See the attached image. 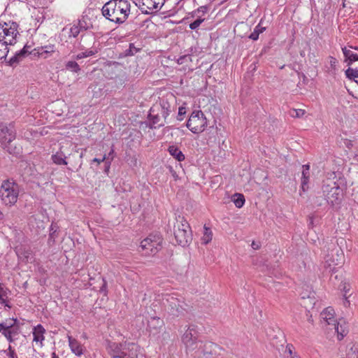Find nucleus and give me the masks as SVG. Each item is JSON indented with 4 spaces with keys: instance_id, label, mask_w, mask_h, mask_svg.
I'll return each instance as SVG.
<instances>
[{
    "instance_id": "obj_28",
    "label": "nucleus",
    "mask_w": 358,
    "mask_h": 358,
    "mask_svg": "<svg viewBox=\"0 0 358 358\" xmlns=\"http://www.w3.org/2000/svg\"><path fill=\"white\" fill-rule=\"evenodd\" d=\"M27 55L26 47L24 46L22 50L17 51L15 55L9 59V64L13 65L19 62L25 55Z\"/></svg>"
},
{
    "instance_id": "obj_35",
    "label": "nucleus",
    "mask_w": 358,
    "mask_h": 358,
    "mask_svg": "<svg viewBox=\"0 0 358 358\" xmlns=\"http://www.w3.org/2000/svg\"><path fill=\"white\" fill-rule=\"evenodd\" d=\"M207 11H208L207 6H200L199 8H198L196 10H194L192 13V15H193V17H201L199 15L200 13H201L202 15H204L207 13Z\"/></svg>"
},
{
    "instance_id": "obj_43",
    "label": "nucleus",
    "mask_w": 358,
    "mask_h": 358,
    "mask_svg": "<svg viewBox=\"0 0 358 358\" xmlns=\"http://www.w3.org/2000/svg\"><path fill=\"white\" fill-rule=\"evenodd\" d=\"M107 157H106V155H104L103 157L101 158V159H98V158H94L92 161L94 162H96L98 164H101V162H104L105 160H106Z\"/></svg>"
},
{
    "instance_id": "obj_23",
    "label": "nucleus",
    "mask_w": 358,
    "mask_h": 358,
    "mask_svg": "<svg viewBox=\"0 0 358 358\" xmlns=\"http://www.w3.org/2000/svg\"><path fill=\"white\" fill-rule=\"evenodd\" d=\"M342 52L345 57V62H347L348 65H351L353 62L358 61V54L354 52L348 47L342 48Z\"/></svg>"
},
{
    "instance_id": "obj_22",
    "label": "nucleus",
    "mask_w": 358,
    "mask_h": 358,
    "mask_svg": "<svg viewBox=\"0 0 358 358\" xmlns=\"http://www.w3.org/2000/svg\"><path fill=\"white\" fill-rule=\"evenodd\" d=\"M310 179V165L305 164L302 166L301 189L306 192L308 189Z\"/></svg>"
},
{
    "instance_id": "obj_46",
    "label": "nucleus",
    "mask_w": 358,
    "mask_h": 358,
    "mask_svg": "<svg viewBox=\"0 0 358 358\" xmlns=\"http://www.w3.org/2000/svg\"><path fill=\"white\" fill-rule=\"evenodd\" d=\"M110 161H107L106 163L108 164V166L107 168H106V171H108L109 168H110Z\"/></svg>"
},
{
    "instance_id": "obj_41",
    "label": "nucleus",
    "mask_w": 358,
    "mask_h": 358,
    "mask_svg": "<svg viewBox=\"0 0 358 358\" xmlns=\"http://www.w3.org/2000/svg\"><path fill=\"white\" fill-rule=\"evenodd\" d=\"M186 113V108L184 106H180L178 108V120L181 121L183 120V115Z\"/></svg>"
},
{
    "instance_id": "obj_26",
    "label": "nucleus",
    "mask_w": 358,
    "mask_h": 358,
    "mask_svg": "<svg viewBox=\"0 0 358 358\" xmlns=\"http://www.w3.org/2000/svg\"><path fill=\"white\" fill-rule=\"evenodd\" d=\"M329 65L326 66V71L330 75H335L338 71V61L336 58L329 56L328 57Z\"/></svg>"
},
{
    "instance_id": "obj_29",
    "label": "nucleus",
    "mask_w": 358,
    "mask_h": 358,
    "mask_svg": "<svg viewBox=\"0 0 358 358\" xmlns=\"http://www.w3.org/2000/svg\"><path fill=\"white\" fill-rule=\"evenodd\" d=\"M347 357L358 358V343L351 342L348 344Z\"/></svg>"
},
{
    "instance_id": "obj_4",
    "label": "nucleus",
    "mask_w": 358,
    "mask_h": 358,
    "mask_svg": "<svg viewBox=\"0 0 358 358\" xmlns=\"http://www.w3.org/2000/svg\"><path fill=\"white\" fill-rule=\"evenodd\" d=\"M19 35L18 24L14 22H0V44L9 52V46L17 42Z\"/></svg>"
},
{
    "instance_id": "obj_47",
    "label": "nucleus",
    "mask_w": 358,
    "mask_h": 358,
    "mask_svg": "<svg viewBox=\"0 0 358 358\" xmlns=\"http://www.w3.org/2000/svg\"><path fill=\"white\" fill-rule=\"evenodd\" d=\"M4 217V215L2 213L1 210L0 209V220H2Z\"/></svg>"
},
{
    "instance_id": "obj_11",
    "label": "nucleus",
    "mask_w": 358,
    "mask_h": 358,
    "mask_svg": "<svg viewBox=\"0 0 358 358\" xmlns=\"http://www.w3.org/2000/svg\"><path fill=\"white\" fill-rule=\"evenodd\" d=\"M344 254L338 248L332 249L325 257L324 266L329 272L334 271L336 266H341L343 263Z\"/></svg>"
},
{
    "instance_id": "obj_32",
    "label": "nucleus",
    "mask_w": 358,
    "mask_h": 358,
    "mask_svg": "<svg viewBox=\"0 0 358 358\" xmlns=\"http://www.w3.org/2000/svg\"><path fill=\"white\" fill-rule=\"evenodd\" d=\"M212 238H213L212 231L210 230V229H209L206 226H204V227H203V236L201 238V243L203 244L206 245V244H208V243H210L211 241Z\"/></svg>"
},
{
    "instance_id": "obj_5",
    "label": "nucleus",
    "mask_w": 358,
    "mask_h": 358,
    "mask_svg": "<svg viewBox=\"0 0 358 358\" xmlns=\"http://www.w3.org/2000/svg\"><path fill=\"white\" fill-rule=\"evenodd\" d=\"M138 345L135 343H117L110 342L107 350L113 358H135L137 357Z\"/></svg>"
},
{
    "instance_id": "obj_39",
    "label": "nucleus",
    "mask_w": 358,
    "mask_h": 358,
    "mask_svg": "<svg viewBox=\"0 0 358 358\" xmlns=\"http://www.w3.org/2000/svg\"><path fill=\"white\" fill-rule=\"evenodd\" d=\"M8 358H17L15 350L9 345L8 348L4 351Z\"/></svg>"
},
{
    "instance_id": "obj_27",
    "label": "nucleus",
    "mask_w": 358,
    "mask_h": 358,
    "mask_svg": "<svg viewBox=\"0 0 358 358\" xmlns=\"http://www.w3.org/2000/svg\"><path fill=\"white\" fill-rule=\"evenodd\" d=\"M168 151L169 154L178 162H182L185 159V155L176 145H170L168 148Z\"/></svg>"
},
{
    "instance_id": "obj_1",
    "label": "nucleus",
    "mask_w": 358,
    "mask_h": 358,
    "mask_svg": "<svg viewBox=\"0 0 358 358\" xmlns=\"http://www.w3.org/2000/svg\"><path fill=\"white\" fill-rule=\"evenodd\" d=\"M131 4L128 0H110L101 9L103 15L111 22L123 23L130 14Z\"/></svg>"
},
{
    "instance_id": "obj_14",
    "label": "nucleus",
    "mask_w": 358,
    "mask_h": 358,
    "mask_svg": "<svg viewBox=\"0 0 358 358\" xmlns=\"http://www.w3.org/2000/svg\"><path fill=\"white\" fill-rule=\"evenodd\" d=\"M182 341L189 351L201 347V343L198 341V332L194 326L188 327L182 336Z\"/></svg>"
},
{
    "instance_id": "obj_7",
    "label": "nucleus",
    "mask_w": 358,
    "mask_h": 358,
    "mask_svg": "<svg viewBox=\"0 0 358 358\" xmlns=\"http://www.w3.org/2000/svg\"><path fill=\"white\" fill-rule=\"evenodd\" d=\"M162 238L159 234H150L140 244V251L145 256H153L162 248Z\"/></svg>"
},
{
    "instance_id": "obj_2",
    "label": "nucleus",
    "mask_w": 358,
    "mask_h": 358,
    "mask_svg": "<svg viewBox=\"0 0 358 358\" xmlns=\"http://www.w3.org/2000/svg\"><path fill=\"white\" fill-rule=\"evenodd\" d=\"M334 309L327 307L320 313V324L327 330H334L337 339L341 341L349 332L348 324L342 319L336 318Z\"/></svg>"
},
{
    "instance_id": "obj_33",
    "label": "nucleus",
    "mask_w": 358,
    "mask_h": 358,
    "mask_svg": "<svg viewBox=\"0 0 358 358\" xmlns=\"http://www.w3.org/2000/svg\"><path fill=\"white\" fill-rule=\"evenodd\" d=\"M345 75L348 78L352 80L355 83H358V70L348 68L345 71Z\"/></svg>"
},
{
    "instance_id": "obj_15",
    "label": "nucleus",
    "mask_w": 358,
    "mask_h": 358,
    "mask_svg": "<svg viewBox=\"0 0 358 358\" xmlns=\"http://www.w3.org/2000/svg\"><path fill=\"white\" fill-rule=\"evenodd\" d=\"M164 1L165 0H134L136 6L145 14L158 11L164 5Z\"/></svg>"
},
{
    "instance_id": "obj_25",
    "label": "nucleus",
    "mask_w": 358,
    "mask_h": 358,
    "mask_svg": "<svg viewBox=\"0 0 358 358\" xmlns=\"http://www.w3.org/2000/svg\"><path fill=\"white\" fill-rule=\"evenodd\" d=\"M10 291L3 285L0 283V303L6 307L10 308L8 303V297Z\"/></svg>"
},
{
    "instance_id": "obj_50",
    "label": "nucleus",
    "mask_w": 358,
    "mask_h": 358,
    "mask_svg": "<svg viewBox=\"0 0 358 358\" xmlns=\"http://www.w3.org/2000/svg\"><path fill=\"white\" fill-rule=\"evenodd\" d=\"M287 351H288V352H289L290 355H292V352L291 347H289H289H287Z\"/></svg>"
},
{
    "instance_id": "obj_10",
    "label": "nucleus",
    "mask_w": 358,
    "mask_h": 358,
    "mask_svg": "<svg viewBox=\"0 0 358 358\" xmlns=\"http://www.w3.org/2000/svg\"><path fill=\"white\" fill-rule=\"evenodd\" d=\"M0 333L10 342L16 340L20 334V327L16 319L8 318L0 323Z\"/></svg>"
},
{
    "instance_id": "obj_45",
    "label": "nucleus",
    "mask_w": 358,
    "mask_h": 358,
    "mask_svg": "<svg viewBox=\"0 0 358 358\" xmlns=\"http://www.w3.org/2000/svg\"><path fill=\"white\" fill-rule=\"evenodd\" d=\"M185 58H186V56L180 57V58L178 59V63H179V64H182V60H183Z\"/></svg>"
},
{
    "instance_id": "obj_12",
    "label": "nucleus",
    "mask_w": 358,
    "mask_h": 358,
    "mask_svg": "<svg viewBox=\"0 0 358 358\" xmlns=\"http://www.w3.org/2000/svg\"><path fill=\"white\" fill-rule=\"evenodd\" d=\"M174 235L179 245L182 247L188 245L192 241L191 231L189 224L185 220H182L175 229Z\"/></svg>"
},
{
    "instance_id": "obj_49",
    "label": "nucleus",
    "mask_w": 358,
    "mask_h": 358,
    "mask_svg": "<svg viewBox=\"0 0 358 358\" xmlns=\"http://www.w3.org/2000/svg\"><path fill=\"white\" fill-rule=\"evenodd\" d=\"M348 48L351 49L352 50V49H355V50H358V47H353V46H349Z\"/></svg>"
},
{
    "instance_id": "obj_9",
    "label": "nucleus",
    "mask_w": 358,
    "mask_h": 358,
    "mask_svg": "<svg viewBox=\"0 0 358 358\" xmlns=\"http://www.w3.org/2000/svg\"><path fill=\"white\" fill-rule=\"evenodd\" d=\"M208 126V121L201 110H194L187 122V127L194 134L202 133Z\"/></svg>"
},
{
    "instance_id": "obj_18",
    "label": "nucleus",
    "mask_w": 358,
    "mask_h": 358,
    "mask_svg": "<svg viewBox=\"0 0 358 358\" xmlns=\"http://www.w3.org/2000/svg\"><path fill=\"white\" fill-rule=\"evenodd\" d=\"M33 343L38 348H42L44 345L45 329L41 324H37L32 329Z\"/></svg>"
},
{
    "instance_id": "obj_17",
    "label": "nucleus",
    "mask_w": 358,
    "mask_h": 358,
    "mask_svg": "<svg viewBox=\"0 0 358 358\" xmlns=\"http://www.w3.org/2000/svg\"><path fill=\"white\" fill-rule=\"evenodd\" d=\"M301 298L303 299V305L305 306L306 311L307 320L309 322L313 323V316L310 313V310H308L310 308H314L316 305V299H315V293L314 292H310L308 294L306 292H303L301 294Z\"/></svg>"
},
{
    "instance_id": "obj_3",
    "label": "nucleus",
    "mask_w": 358,
    "mask_h": 358,
    "mask_svg": "<svg viewBox=\"0 0 358 358\" xmlns=\"http://www.w3.org/2000/svg\"><path fill=\"white\" fill-rule=\"evenodd\" d=\"M171 111V105L165 99H162L159 104L154 105L148 115L150 128L156 129L163 127Z\"/></svg>"
},
{
    "instance_id": "obj_36",
    "label": "nucleus",
    "mask_w": 358,
    "mask_h": 358,
    "mask_svg": "<svg viewBox=\"0 0 358 358\" xmlns=\"http://www.w3.org/2000/svg\"><path fill=\"white\" fill-rule=\"evenodd\" d=\"M205 18L201 17H197V19L189 24V28L192 30L196 29L202 22H203Z\"/></svg>"
},
{
    "instance_id": "obj_48",
    "label": "nucleus",
    "mask_w": 358,
    "mask_h": 358,
    "mask_svg": "<svg viewBox=\"0 0 358 358\" xmlns=\"http://www.w3.org/2000/svg\"><path fill=\"white\" fill-rule=\"evenodd\" d=\"M52 358H59V357L56 355L55 352L52 353Z\"/></svg>"
},
{
    "instance_id": "obj_44",
    "label": "nucleus",
    "mask_w": 358,
    "mask_h": 358,
    "mask_svg": "<svg viewBox=\"0 0 358 358\" xmlns=\"http://www.w3.org/2000/svg\"><path fill=\"white\" fill-rule=\"evenodd\" d=\"M113 153H114V149L112 148L108 154V157H111L110 162L113 159Z\"/></svg>"
},
{
    "instance_id": "obj_20",
    "label": "nucleus",
    "mask_w": 358,
    "mask_h": 358,
    "mask_svg": "<svg viewBox=\"0 0 358 358\" xmlns=\"http://www.w3.org/2000/svg\"><path fill=\"white\" fill-rule=\"evenodd\" d=\"M164 325V322L158 317H152L148 322V330L153 336L157 335Z\"/></svg>"
},
{
    "instance_id": "obj_37",
    "label": "nucleus",
    "mask_w": 358,
    "mask_h": 358,
    "mask_svg": "<svg viewBox=\"0 0 358 358\" xmlns=\"http://www.w3.org/2000/svg\"><path fill=\"white\" fill-rule=\"evenodd\" d=\"M80 33V28L77 25L72 26L69 29V36L76 37Z\"/></svg>"
},
{
    "instance_id": "obj_6",
    "label": "nucleus",
    "mask_w": 358,
    "mask_h": 358,
    "mask_svg": "<svg viewBox=\"0 0 358 358\" xmlns=\"http://www.w3.org/2000/svg\"><path fill=\"white\" fill-rule=\"evenodd\" d=\"M19 187L18 185L9 180L3 181L0 188V198L6 206H14L18 199Z\"/></svg>"
},
{
    "instance_id": "obj_30",
    "label": "nucleus",
    "mask_w": 358,
    "mask_h": 358,
    "mask_svg": "<svg viewBox=\"0 0 358 358\" xmlns=\"http://www.w3.org/2000/svg\"><path fill=\"white\" fill-rule=\"evenodd\" d=\"M262 20L255 27L253 32L250 34L249 36V38L252 41H257L259 38V36L260 34L263 33L266 30V27H262L261 25Z\"/></svg>"
},
{
    "instance_id": "obj_51",
    "label": "nucleus",
    "mask_w": 358,
    "mask_h": 358,
    "mask_svg": "<svg viewBox=\"0 0 358 358\" xmlns=\"http://www.w3.org/2000/svg\"><path fill=\"white\" fill-rule=\"evenodd\" d=\"M74 148H75V151L78 152V148H76V146H75Z\"/></svg>"
},
{
    "instance_id": "obj_13",
    "label": "nucleus",
    "mask_w": 358,
    "mask_h": 358,
    "mask_svg": "<svg viewBox=\"0 0 358 358\" xmlns=\"http://www.w3.org/2000/svg\"><path fill=\"white\" fill-rule=\"evenodd\" d=\"M341 191L340 187L333 181H330L327 184H324L322 186L323 194L327 202L331 205L339 202L341 200Z\"/></svg>"
},
{
    "instance_id": "obj_8",
    "label": "nucleus",
    "mask_w": 358,
    "mask_h": 358,
    "mask_svg": "<svg viewBox=\"0 0 358 358\" xmlns=\"http://www.w3.org/2000/svg\"><path fill=\"white\" fill-rule=\"evenodd\" d=\"M15 138V131L13 126L10 124L8 127L3 123H0V142L4 149L13 155H17L20 152V148H11L10 143Z\"/></svg>"
},
{
    "instance_id": "obj_40",
    "label": "nucleus",
    "mask_w": 358,
    "mask_h": 358,
    "mask_svg": "<svg viewBox=\"0 0 358 358\" xmlns=\"http://www.w3.org/2000/svg\"><path fill=\"white\" fill-rule=\"evenodd\" d=\"M93 55V52L92 51L83 52H80V53L78 54L76 56V59H83V58L87 57H89L90 55Z\"/></svg>"
},
{
    "instance_id": "obj_31",
    "label": "nucleus",
    "mask_w": 358,
    "mask_h": 358,
    "mask_svg": "<svg viewBox=\"0 0 358 358\" xmlns=\"http://www.w3.org/2000/svg\"><path fill=\"white\" fill-rule=\"evenodd\" d=\"M232 201L236 208H241L245 203V197L242 194L236 193L232 196Z\"/></svg>"
},
{
    "instance_id": "obj_52",
    "label": "nucleus",
    "mask_w": 358,
    "mask_h": 358,
    "mask_svg": "<svg viewBox=\"0 0 358 358\" xmlns=\"http://www.w3.org/2000/svg\"><path fill=\"white\" fill-rule=\"evenodd\" d=\"M83 153H81L80 155V157L83 158Z\"/></svg>"
},
{
    "instance_id": "obj_38",
    "label": "nucleus",
    "mask_w": 358,
    "mask_h": 358,
    "mask_svg": "<svg viewBox=\"0 0 358 358\" xmlns=\"http://www.w3.org/2000/svg\"><path fill=\"white\" fill-rule=\"evenodd\" d=\"M349 285H347L346 283H344L343 284V290L345 292V294H344V298H345V301L343 302V305L347 307L350 305V301L348 300V296H347V293L349 291Z\"/></svg>"
},
{
    "instance_id": "obj_19",
    "label": "nucleus",
    "mask_w": 358,
    "mask_h": 358,
    "mask_svg": "<svg viewBox=\"0 0 358 358\" xmlns=\"http://www.w3.org/2000/svg\"><path fill=\"white\" fill-rule=\"evenodd\" d=\"M71 153L66 150L64 146H61L59 150L51 157L54 164L57 165H67L66 159L70 156Z\"/></svg>"
},
{
    "instance_id": "obj_42",
    "label": "nucleus",
    "mask_w": 358,
    "mask_h": 358,
    "mask_svg": "<svg viewBox=\"0 0 358 358\" xmlns=\"http://www.w3.org/2000/svg\"><path fill=\"white\" fill-rule=\"evenodd\" d=\"M294 114H292V116L299 117L304 115L305 111L302 109H296V110H294Z\"/></svg>"
},
{
    "instance_id": "obj_34",
    "label": "nucleus",
    "mask_w": 358,
    "mask_h": 358,
    "mask_svg": "<svg viewBox=\"0 0 358 358\" xmlns=\"http://www.w3.org/2000/svg\"><path fill=\"white\" fill-rule=\"evenodd\" d=\"M66 69L74 73H78L80 70L78 63L74 61H69L66 64Z\"/></svg>"
},
{
    "instance_id": "obj_24",
    "label": "nucleus",
    "mask_w": 358,
    "mask_h": 358,
    "mask_svg": "<svg viewBox=\"0 0 358 358\" xmlns=\"http://www.w3.org/2000/svg\"><path fill=\"white\" fill-rule=\"evenodd\" d=\"M55 47L53 45H48L42 46L38 50V55L40 57L43 59H47L52 56V55L55 52Z\"/></svg>"
},
{
    "instance_id": "obj_16",
    "label": "nucleus",
    "mask_w": 358,
    "mask_h": 358,
    "mask_svg": "<svg viewBox=\"0 0 358 358\" xmlns=\"http://www.w3.org/2000/svg\"><path fill=\"white\" fill-rule=\"evenodd\" d=\"M169 303L171 314L174 317L182 315L185 312V304L183 301L173 297L169 296L166 299Z\"/></svg>"
},
{
    "instance_id": "obj_21",
    "label": "nucleus",
    "mask_w": 358,
    "mask_h": 358,
    "mask_svg": "<svg viewBox=\"0 0 358 358\" xmlns=\"http://www.w3.org/2000/svg\"><path fill=\"white\" fill-rule=\"evenodd\" d=\"M69 345L72 353L76 356H81L85 352V347L76 338L67 335Z\"/></svg>"
}]
</instances>
